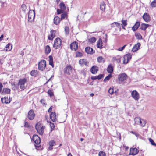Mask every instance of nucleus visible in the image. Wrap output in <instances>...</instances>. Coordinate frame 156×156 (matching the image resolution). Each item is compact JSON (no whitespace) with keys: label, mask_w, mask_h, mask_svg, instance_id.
<instances>
[{"label":"nucleus","mask_w":156,"mask_h":156,"mask_svg":"<svg viewBox=\"0 0 156 156\" xmlns=\"http://www.w3.org/2000/svg\"><path fill=\"white\" fill-rule=\"evenodd\" d=\"M79 64L81 65H85L86 66H88V62L85 59H81L79 61Z\"/></svg>","instance_id":"a211bd4d"},{"label":"nucleus","mask_w":156,"mask_h":156,"mask_svg":"<svg viewBox=\"0 0 156 156\" xmlns=\"http://www.w3.org/2000/svg\"><path fill=\"white\" fill-rule=\"evenodd\" d=\"M1 101L3 103L8 104L10 103V100L7 97H5L3 98H2Z\"/></svg>","instance_id":"412c9836"},{"label":"nucleus","mask_w":156,"mask_h":156,"mask_svg":"<svg viewBox=\"0 0 156 156\" xmlns=\"http://www.w3.org/2000/svg\"><path fill=\"white\" fill-rule=\"evenodd\" d=\"M142 18L143 20L146 22H148L150 21V16L147 13H145L143 15Z\"/></svg>","instance_id":"dca6fc26"},{"label":"nucleus","mask_w":156,"mask_h":156,"mask_svg":"<svg viewBox=\"0 0 156 156\" xmlns=\"http://www.w3.org/2000/svg\"><path fill=\"white\" fill-rule=\"evenodd\" d=\"M48 144V149L49 150H51L53 149L52 147L55 145V142L54 140H51L49 142Z\"/></svg>","instance_id":"5701e85b"},{"label":"nucleus","mask_w":156,"mask_h":156,"mask_svg":"<svg viewBox=\"0 0 156 156\" xmlns=\"http://www.w3.org/2000/svg\"><path fill=\"white\" fill-rule=\"evenodd\" d=\"M35 128L38 133L40 135H42L44 133V130L45 126H43L40 122L37 123L36 125Z\"/></svg>","instance_id":"f257e3e1"},{"label":"nucleus","mask_w":156,"mask_h":156,"mask_svg":"<svg viewBox=\"0 0 156 156\" xmlns=\"http://www.w3.org/2000/svg\"><path fill=\"white\" fill-rule=\"evenodd\" d=\"M59 7L60 9L64 11L66 9V7L65 4L63 2L61 3L59 5Z\"/></svg>","instance_id":"72a5a7b5"},{"label":"nucleus","mask_w":156,"mask_h":156,"mask_svg":"<svg viewBox=\"0 0 156 156\" xmlns=\"http://www.w3.org/2000/svg\"><path fill=\"white\" fill-rule=\"evenodd\" d=\"M56 31L53 30H51L50 31V34L49 35L48 37V39L52 40L55 37L56 35Z\"/></svg>","instance_id":"9b49d317"},{"label":"nucleus","mask_w":156,"mask_h":156,"mask_svg":"<svg viewBox=\"0 0 156 156\" xmlns=\"http://www.w3.org/2000/svg\"><path fill=\"white\" fill-rule=\"evenodd\" d=\"M3 37L4 36H3V35H1V36L0 37V41H1L2 39V38H3Z\"/></svg>","instance_id":"774afa93"},{"label":"nucleus","mask_w":156,"mask_h":156,"mask_svg":"<svg viewBox=\"0 0 156 156\" xmlns=\"http://www.w3.org/2000/svg\"><path fill=\"white\" fill-rule=\"evenodd\" d=\"M10 92V89L8 88H3L1 93L2 95L9 94Z\"/></svg>","instance_id":"4be33fe9"},{"label":"nucleus","mask_w":156,"mask_h":156,"mask_svg":"<svg viewBox=\"0 0 156 156\" xmlns=\"http://www.w3.org/2000/svg\"><path fill=\"white\" fill-rule=\"evenodd\" d=\"M49 64L53 67L54 65L53 63V57L52 56L50 55L49 56Z\"/></svg>","instance_id":"c9c22d12"},{"label":"nucleus","mask_w":156,"mask_h":156,"mask_svg":"<svg viewBox=\"0 0 156 156\" xmlns=\"http://www.w3.org/2000/svg\"><path fill=\"white\" fill-rule=\"evenodd\" d=\"M112 76V74H109L105 78L104 80V81L105 82L107 81H108L111 78Z\"/></svg>","instance_id":"a19ab883"},{"label":"nucleus","mask_w":156,"mask_h":156,"mask_svg":"<svg viewBox=\"0 0 156 156\" xmlns=\"http://www.w3.org/2000/svg\"><path fill=\"white\" fill-rule=\"evenodd\" d=\"M91 79L92 80H96V79H98V78H97V76H92L91 77Z\"/></svg>","instance_id":"13d9d810"},{"label":"nucleus","mask_w":156,"mask_h":156,"mask_svg":"<svg viewBox=\"0 0 156 156\" xmlns=\"http://www.w3.org/2000/svg\"><path fill=\"white\" fill-rule=\"evenodd\" d=\"M104 77V74H100L98 76H97L98 79L100 80L103 78Z\"/></svg>","instance_id":"603ef678"},{"label":"nucleus","mask_w":156,"mask_h":156,"mask_svg":"<svg viewBox=\"0 0 156 156\" xmlns=\"http://www.w3.org/2000/svg\"><path fill=\"white\" fill-rule=\"evenodd\" d=\"M112 27H120L121 28V24L118 22H113L111 24Z\"/></svg>","instance_id":"c85d7f7f"},{"label":"nucleus","mask_w":156,"mask_h":156,"mask_svg":"<svg viewBox=\"0 0 156 156\" xmlns=\"http://www.w3.org/2000/svg\"><path fill=\"white\" fill-rule=\"evenodd\" d=\"M51 51V49L49 46L48 45L46 46L45 48V53L48 54Z\"/></svg>","instance_id":"473e14b6"},{"label":"nucleus","mask_w":156,"mask_h":156,"mask_svg":"<svg viewBox=\"0 0 156 156\" xmlns=\"http://www.w3.org/2000/svg\"><path fill=\"white\" fill-rule=\"evenodd\" d=\"M99 156H106V155L105 152L103 151H100L98 153Z\"/></svg>","instance_id":"c03bdc74"},{"label":"nucleus","mask_w":156,"mask_h":156,"mask_svg":"<svg viewBox=\"0 0 156 156\" xmlns=\"http://www.w3.org/2000/svg\"><path fill=\"white\" fill-rule=\"evenodd\" d=\"M127 77V75L125 73H123L119 75L118 79L119 81L122 82L125 80Z\"/></svg>","instance_id":"6e6552de"},{"label":"nucleus","mask_w":156,"mask_h":156,"mask_svg":"<svg viewBox=\"0 0 156 156\" xmlns=\"http://www.w3.org/2000/svg\"><path fill=\"white\" fill-rule=\"evenodd\" d=\"M81 73H82L84 75H85V71L84 70H82L81 71Z\"/></svg>","instance_id":"0e129e2a"},{"label":"nucleus","mask_w":156,"mask_h":156,"mask_svg":"<svg viewBox=\"0 0 156 156\" xmlns=\"http://www.w3.org/2000/svg\"><path fill=\"white\" fill-rule=\"evenodd\" d=\"M60 21L61 20L60 18L58 16H56L54 18V23L55 25H57L59 24Z\"/></svg>","instance_id":"393cba45"},{"label":"nucleus","mask_w":156,"mask_h":156,"mask_svg":"<svg viewBox=\"0 0 156 156\" xmlns=\"http://www.w3.org/2000/svg\"><path fill=\"white\" fill-rule=\"evenodd\" d=\"M5 48L6 49H4V50L6 51H10L12 48V45L10 43H8L6 46Z\"/></svg>","instance_id":"c756f323"},{"label":"nucleus","mask_w":156,"mask_h":156,"mask_svg":"<svg viewBox=\"0 0 156 156\" xmlns=\"http://www.w3.org/2000/svg\"><path fill=\"white\" fill-rule=\"evenodd\" d=\"M70 48L72 50L76 51L78 48L77 43L76 41L70 44Z\"/></svg>","instance_id":"2eb2a0df"},{"label":"nucleus","mask_w":156,"mask_h":156,"mask_svg":"<svg viewBox=\"0 0 156 156\" xmlns=\"http://www.w3.org/2000/svg\"><path fill=\"white\" fill-rule=\"evenodd\" d=\"M140 46V43H138L137 44L135 45L132 48V51L133 52H135L138 50Z\"/></svg>","instance_id":"aec40b11"},{"label":"nucleus","mask_w":156,"mask_h":156,"mask_svg":"<svg viewBox=\"0 0 156 156\" xmlns=\"http://www.w3.org/2000/svg\"><path fill=\"white\" fill-rule=\"evenodd\" d=\"M32 139L34 142L37 144H39L41 141L40 138L37 135H34Z\"/></svg>","instance_id":"9d476101"},{"label":"nucleus","mask_w":156,"mask_h":156,"mask_svg":"<svg viewBox=\"0 0 156 156\" xmlns=\"http://www.w3.org/2000/svg\"><path fill=\"white\" fill-rule=\"evenodd\" d=\"M35 13L34 10H30L28 14V21L30 22H33L35 18Z\"/></svg>","instance_id":"20e7f679"},{"label":"nucleus","mask_w":156,"mask_h":156,"mask_svg":"<svg viewBox=\"0 0 156 156\" xmlns=\"http://www.w3.org/2000/svg\"><path fill=\"white\" fill-rule=\"evenodd\" d=\"M118 60H119V59L115 57H113L112 58V60L114 62Z\"/></svg>","instance_id":"bf43d9fd"},{"label":"nucleus","mask_w":156,"mask_h":156,"mask_svg":"<svg viewBox=\"0 0 156 156\" xmlns=\"http://www.w3.org/2000/svg\"><path fill=\"white\" fill-rule=\"evenodd\" d=\"M108 92L110 94H112L114 92L113 88L111 87L108 90Z\"/></svg>","instance_id":"09e8293b"},{"label":"nucleus","mask_w":156,"mask_h":156,"mask_svg":"<svg viewBox=\"0 0 156 156\" xmlns=\"http://www.w3.org/2000/svg\"><path fill=\"white\" fill-rule=\"evenodd\" d=\"M135 124L139 125L141 127H144L146 122L145 120L143 119H141L139 117H136L134 119Z\"/></svg>","instance_id":"7ed1b4c3"},{"label":"nucleus","mask_w":156,"mask_h":156,"mask_svg":"<svg viewBox=\"0 0 156 156\" xmlns=\"http://www.w3.org/2000/svg\"><path fill=\"white\" fill-rule=\"evenodd\" d=\"M35 71V70H32L30 72V74L32 76H34Z\"/></svg>","instance_id":"4d7b16f0"},{"label":"nucleus","mask_w":156,"mask_h":156,"mask_svg":"<svg viewBox=\"0 0 156 156\" xmlns=\"http://www.w3.org/2000/svg\"><path fill=\"white\" fill-rule=\"evenodd\" d=\"M21 9L22 11L26 13L27 10V7L25 5L23 4L21 6Z\"/></svg>","instance_id":"58836bf2"},{"label":"nucleus","mask_w":156,"mask_h":156,"mask_svg":"<svg viewBox=\"0 0 156 156\" xmlns=\"http://www.w3.org/2000/svg\"><path fill=\"white\" fill-rule=\"evenodd\" d=\"M63 11H62L61 9H58L57 10V13L58 14H60L61 13H62V12Z\"/></svg>","instance_id":"5fc2aeb1"},{"label":"nucleus","mask_w":156,"mask_h":156,"mask_svg":"<svg viewBox=\"0 0 156 156\" xmlns=\"http://www.w3.org/2000/svg\"><path fill=\"white\" fill-rule=\"evenodd\" d=\"M151 5L152 7H156V0H154L153 1L151 4Z\"/></svg>","instance_id":"de8ad7c7"},{"label":"nucleus","mask_w":156,"mask_h":156,"mask_svg":"<svg viewBox=\"0 0 156 156\" xmlns=\"http://www.w3.org/2000/svg\"><path fill=\"white\" fill-rule=\"evenodd\" d=\"M65 30L66 34H68L69 32V28L67 27H66L65 28Z\"/></svg>","instance_id":"3c124183"},{"label":"nucleus","mask_w":156,"mask_h":156,"mask_svg":"<svg viewBox=\"0 0 156 156\" xmlns=\"http://www.w3.org/2000/svg\"><path fill=\"white\" fill-rule=\"evenodd\" d=\"M3 60L0 58V63L2 64L3 63Z\"/></svg>","instance_id":"338daca9"},{"label":"nucleus","mask_w":156,"mask_h":156,"mask_svg":"<svg viewBox=\"0 0 156 156\" xmlns=\"http://www.w3.org/2000/svg\"><path fill=\"white\" fill-rule=\"evenodd\" d=\"M27 82V80L26 78L21 79L19 80L18 84L20 86V88L21 89L24 90L26 87Z\"/></svg>","instance_id":"f03ea898"},{"label":"nucleus","mask_w":156,"mask_h":156,"mask_svg":"<svg viewBox=\"0 0 156 156\" xmlns=\"http://www.w3.org/2000/svg\"><path fill=\"white\" fill-rule=\"evenodd\" d=\"M90 71L93 74H96L98 71V67L96 66H93L91 68Z\"/></svg>","instance_id":"6ab92c4d"},{"label":"nucleus","mask_w":156,"mask_h":156,"mask_svg":"<svg viewBox=\"0 0 156 156\" xmlns=\"http://www.w3.org/2000/svg\"><path fill=\"white\" fill-rule=\"evenodd\" d=\"M67 13L66 12H63L61 15V20H62L63 19H67Z\"/></svg>","instance_id":"f704fd0d"},{"label":"nucleus","mask_w":156,"mask_h":156,"mask_svg":"<svg viewBox=\"0 0 156 156\" xmlns=\"http://www.w3.org/2000/svg\"><path fill=\"white\" fill-rule=\"evenodd\" d=\"M48 95L51 98L54 96L53 92L51 90H49L47 92Z\"/></svg>","instance_id":"ea45409f"},{"label":"nucleus","mask_w":156,"mask_h":156,"mask_svg":"<svg viewBox=\"0 0 156 156\" xmlns=\"http://www.w3.org/2000/svg\"><path fill=\"white\" fill-rule=\"evenodd\" d=\"M113 66L110 64L108 66L107 70L108 72L110 73L109 74H111L113 71Z\"/></svg>","instance_id":"b1692460"},{"label":"nucleus","mask_w":156,"mask_h":156,"mask_svg":"<svg viewBox=\"0 0 156 156\" xmlns=\"http://www.w3.org/2000/svg\"><path fill=\"white\" fill-rule=\"evenodd\" d=\"M103 58L101 56H99L98 58L97 61L99 63H101L102 62Z\"/></svg>","instance_id":"8fccbe9b"},{"label":"nucleus","mask_w":156,"mask_h":156,"mask_svg":"<svg viewBox=\"0 0 156 156\" xmlns=\"http://www.w3.org/2000/svg\"><path fill=\"white\" fill-rule=\"evenodd\" d=\"M56 114L55 112H52L50 115V119L51 121L53 122H54L56 121Z\"/></svg>","instance_id":"bb28decb"},{"label":"nucleus","mask_w":156,"mask_h":156,"mask_svg":"<svg viewBox=\"0 0 156 156\" xmlns=\"http://www.w3.org/2000/svg\"><path fill=\"white\" fill-rule=\"evenodd\" d=\"M2 87H3V85H2V83L0 82V92H1L2 89Z\"/></svg>","instance_id":"e2e57ef3"},{"label":"nucleus","mask_w":156,"mask_h":156,"mask_svg":"<svg viewBox=\"0 0 156 156\" xmlns=\"http://www.w3.org/2000/svg\"><path fill=\"white\" fill-rule=\"evenodd\" d=\"M140 25V22H137L132 27V30L133 31H136Z\"/></svg>","instance_id":"a878e982"},{"label":"nucleus","mask_w":156,"mask_h":156,"mask_svg":"<svg viewBox=\"0 0 156 156\" xmlns=\"http://www.w3.org/2000/svg\"><path fill=\"white\" fill-rule=\"evenodd\" d=\"M122 22V25H123V26H126L127 24V21L126 20H122L121 21Z\"/></svg>","instance_id":"37998d69"},{"label":"nucleus","mask_w":156,"mask_h":156,"mask_svg":"<svg viewBox=\"0 0 156 156\" xmlns=\"http://www.w3.org/2000/svg\"><path fill=\"white\" fill-rule=\"evenodd\" d=\"M85 51L88 54H92L94 53V51L90 47H87L85 48Z\"/></svg>","instance_id":"f3484780"},{"label":"nucleus","mask_w":156,"mask_h":156,"mask_svg":"<svg viewBox=\"0 0 156 156\" xmlns=\"http://www.w3.org/2000/svg\"><path fill=\"white\" fill-rule=\"evenodd\" d=\"M102 42L101 39L99 38L97 42V47L101 49L102 48Z\"/></svg>","instance_id":"cd10ccee"},{"label":"nucleus","mask_w":156,"mask_h":156,"mask_svg":"<svg viewBox=\"0 0 156 156\" xmlns=\"http://www.w3.org/2000/svg\"><path fill=\"white\" fill-rule=\"evenodd\" d=\"M131 96L135 100L138 101L140 98L139 93L136 90H133L131 93Z\"/></svg>","instance_id":"0eeeda50"},{"label":"nucleus","mask_w":156,"mask_h":156,"mask_svg":"<svg viewBox=\"0 0 156 156\" xmlns=\"http://www.w3.org/2000/svg\"><path fill=\"white\" fill-rule=\"evenodd\" d=\"M82 55V53L80 52H76V57H81Z\"/></svg>","instance_id":"49530a36"},{"label":"nucleus","mask_w":156,"mask_h":156,"mask_svg":"<svg viewBox=\"0 0 156 156\" xmlns=\"http://www.w3.org/2000/svg\"><path fill=\"white\" fill-rule=\"evenodd\" d=\"M62 44V40L59 38H57L55 40L53 47L56 49L59 48Z\"/></svg>","instance_id":"39448f33"},{"label":"nucleus","mask_w":156,"mask_h":156,"mask_svg":"<svg viewBox=\"0 0 156 156\" xmlns=\"http://www.w3.org/2000/svg\"><path fill=\"white\" fill-rule=\"evenodd\" d=\"M130 132L131 133H132V134H133L135 135L137 137V136H139V134L138 133H137L136 132H133V131H131Z\"/></svg>","instance_id":"6e6d98bb"},{"label":"nucleus","mask_w":156,"mask_h":156,"mask_svg":"<svg viewBox=\"0 0 156 156\" xmlns=\"http://www.w3.org/2000/svg\"><path fill=\"white\" fill-rule=\"evenodd\" d=\"M138 152V150L136 148H131L130 149L129 154L135 155H136Z\"/></svg>","instance_id":"ddd939ff"},{"label":"nucleus","mask_w":156,"mask_h":156,"mask_svg":"<svg viewBox=\"0 0 156 156\" xmlns=\"http://www.w3.org/2000/svg\"><path fill=\"white\" fill-rule=\"evenodd\" d=\"M135 36L137 39L140 40L142 39V36L140 33H136Z\"/></svg>","instance_id":"4c0bfd02"},{"label":"nucleus","mask_w":156,"mask_h":156,"mask_svg":"<svg viewBox=\"0 0 156 156\" xmlns=\"http://www.w3.org/2000/svg\"><path fill=\"white\" fill-rule=\"evenodd\" d=\"M35 116V114L34 113L33 110H30L28 112V118L30 120H32L34 119Z\"/></svg>","instance_id":"f8f14e48"},{"label":"nucleus","mask_w":156,"mask_h":156,"mask_svg":"<svg viewBox=\"0 0 156 156\" xmlns=\"http://www.w3.org/2000/svg\"><path fill=\"white\" fill-rule=\"evenodd\" d=\"M96 38L93 37L90 38L89 39V41L91 43H94L96 41Z\"/></svg>","instance_id":"79ce46f5"},{"label":"nucleus","mask_w":156,"mask_h":156,"mask_svg":"<svg viewBox=\"0 0 156 156\" xmlns=\"http://www.w3.org/2000/svg\"><path fill=\"white\" fill-rule=\"evenodd\" d=\"M126 46V45H125L123 47L121 48H119L118 49V50L120 51H122L125 48V47Z\"/></svg>","instance_id":"864d4df0"},{"label":"nucleus","mask_w":156,"mask_h":156,"mask_svg":"<svg viewBox=\"0 0 156 156\" xmlns=\"http://www.w3.org/2000/svg\"><path fill=\"white\" fill-rule=\"evenodd\" d=\"M52 106H51L50 108H49V109L48 110V112H50L52 110Z\"/></svg>","instance_id":"69168bd1"},{"label":"nucleus","mask_w":156,"mask_h":156,"mask_svg":"<svg viewBox=\"0 0 156 156\" xmlns=\"http://www.w3.org/2000/svg\"><path fill=\"white\" fill-rule=\"evenodd\" d=\"M132 55L129 53L125 55L123 58V62L124 64L127 63L131 58Z\"/></svg>","instance_id":"1a4fd4ad"},{"label":"nucleus","mask_w":156,"mask_h":156,"mask_svg":"<svg viewBox=\"0 0 156 156\" xmlns=\"http://www.w3.org/2000/svg\"><path fill=\"white\" fill-rule=\"evenodd\" d=\"M40 102L41 103H42L43 105H45V103H44V99H41L40 100Z\"/></svg>","instance_id":"680f3d73"},{"label":"nucleus","mask_w":156,"mask_h":156,"mask_svg":"<svg viewBox=\"0 0 156 156\" xmlns=\"http://www.w3.org/2000/svg\"><path fill=\"white\" fill-rule=\"evenodd\" d=\"M149 26V25L148 24L143 23L141 24L140 26V29L142 30H145Z\"/></svg>","instance_id":"7c9ffc66"},{"label":"nucleus","mask_w":156,"mask_h":156,"mask_svg":"<svg viewBox=\"0 0 156 156\" xmlns=\"http://www.w3.org/2000/svg\"><path fill=\"white\" fill-rule=\"evenodd\" d=\"M46 62L44 60H42L38 63V69L40 70H44L46 66Z\"/></svg>","instance_id":"423d86ee"},{"label":"nucleus","mask_w":156,"mask_h":156,"mask_svg":"<svg viewBox=\"0 0 156 156\" xmlns=\"http://www.w3.org/2000/svg\"><path fill=\"white\" fill-rule=\"evenodd\" d=\"M47 122L50 123V126L51 127V130L50 132H51L54 129L55 126L54 123H51L50 121L48 122L47 121Z\"/></svg>","instance_id":"e433bc0d"},{"label":"nucleus","mask_w":156,"mask_h":156,"mask_svg":"<svg viewBox=\"0 0 156 156\" xmlns=\"http://www.w3.org/2000/svg\"><path fill=\"white\" fill-rule=\"evenodd\" d=\"M24 126L26 127H29V125L27 122H25Z\"/></svg>","instance_id":"052dcab7"},{"label":"nucleus","mask_w":156,"mask_h":156,"mask_svg":"<svg viewBox=\"0 0 156 156\" xmlns=\"http://www.w3.org/2000/svg\"><path fill=\"white\" fill-rule=\"evenodd\" d=\"M72 68L71 66L68 65L65 69V73L68 75H69L72 72Z\"/></svg>","instance_id":"4468645a"},{"label":"nucleus","mask_w":156,"mask_h":156,"mask_svg":"<svg viewBox=\"0 0 156 156\" xmlns=\"http://www.w3.org/2000/svg\"><path fill=\"white\" fill-rule=\"evenodd\" d=\"M100 7L101 10L102 11H104L105 10V4L104 2H101L100 4Z\"/></svg>","instance_id":"2f4dec72"},{"label":"nucleus","mask_w":156,"mask_h":156,"mask_svg":"<svg viewBox=\"0 0 156 156\" xmlns=\"http://www.w3.org/2000/svg\"><path fill=\"white\" fill-rule=\"evenodd\" d=\"M149 141L151 143L152 145L155 146L156 147V144L155 143L152 139L151 138H149Z\"/></svg>","instance_id":"a18cd8bd"}]
</instances>
